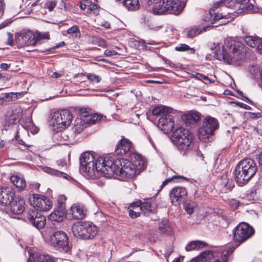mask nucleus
<instances>
[{"label": "nucleus", "mask_w": 262, "mask_h": 262, "mask_svg": "<svg viewBox=\"0 0 262 262\" xmlns=\"http://www.w3.org/2000/svg\"><path fill=\"white\" fill-rule=\"evenodd\" d=\"M94 155L89 152H83L80 157V169L91 177L93 178L95 170L103 174L105 177L113 176V159L100 157L94 161Z\"/></svg>", "instance_id": "f257e3e1"}, {"label": "nucleus", "mask_w": 262, "mask_h": 262, "mask_svg": "<svg viewBox=\"0 0 262 262\" xmlns=\"http://www.w3.org/2000/svg\"><path fill=\"white\" fill-rule=\"evenodd\" d=\"M128 158V160L123 158L113 159V175L116 174L121 176L126 174L136 176L145 168L146 162L141 155L133 152Z\"/></svg>", "instance_id": "f03ea898"}, {"label": "nucleus", "mask_w": 262, "mask_h": 262, "mask_svg": "<svg viewBox=\"0 0 262 262\" xmlns=\"http://www.w3.org/2000/svg\"><path fill=\"white\" fill-rule=\"evenodd\" d=\"M226 46L230 52H227L225 48H223L220 53L217 52L215 54L216 57L219 60H223L230 64L242 60L245 57L246 49L242 41L229 39L227 41Z\"/></svg>", "instance_id": "7ed1b4c3"}, {"label": "nucleus", "mask_w": 262, "mask_h": 262, "mask_svg": "<svg viewBox=\"0 0 262 262\" xmlns=\"http://www.w3.org/2000/svg\"><path fill=\"white\" fill-rule=\"evenodd\" d=\"M257 167L255 161L250 158L244 159L236 166L234 171L235 181L239 186L248 182L256 173Z\"/></svg>", "instance_id": "20e7f679"}, {"label": "nucleus", "mask_w": 262, "mask_h": 262, "mask_svg": "<svg viewBox=\"0 0 262 262\" xmlns=\"http://www.w3.org/2000/svg\"><path fill=\"white\" fill-rule=\"evenodd\" d=\"M171 139L177 149L183 151L184 155L185 151L189 150L192 146L193 136L188 129L181 127L173 132Z\"/></svg>", "instance_id": "39448f33"}, {"label": "nucleus", "mask_w": 262, "mask_h": 262, "mask_svg": "<svg viewBox=\"0 0 262 262\" xmlns=\"http://www.w3.org/2000/svg\"><path fill=\"white\" fill-rule=\"evenodd\" d=\"M219 128L217 120L210 116L204 119L202 127L198 129V138L204 142L210 141V138L214 135V132Z\"/></svg>", "instance_id": "423d86ee"}, {"label": "nucleus", "mask_w": 262, "mask_h": 262, "mask_svg": "<svg viewBox=\"0 0 262 262\" xmlns=\"http://www.w3.org/2000/svg\"><path fill=\"white\" fill-rule=\"evenodd\" d=\"M72 231L75 236L89 239L93 238L97 234L98 228L92 222H80L74 225Z\"/></svg>", "instance_id": "0eeeda50"}, {"label": "nucleus", "mask_w": 262, "mask_h": 262, "mask_svg": "<svg viewBox=\"0 0 262 262\" xmlns=\"http://www.w3.org/2000/svg\"><path fill=\"white\" fill-rule=\"evenodd\" d=\"M233 240L238 245L251 238L255 233L254 229L248 223L242 222L233 230Z\"/></svg>", "instance_id": "6e6552de"}, {"label": "nucleus", "mask_w": 262, "mask_h": 262, "mask_svg": "<svg viewBox=\"0 0 262 262\" xmlns=\"http://www.w3.org/2000/svg\"><path fill=\"white\" fill-rule=\"evenodd\" d=\"M231 251L225 250L221 253L212 251H206L198 257L193 258L190 262H227Z\"/></svg>", "instance_id": "1a4fd4ad"}, {"label": "nucleus", "mask_w": 262, "mask_h": 262, "mask_svg": "<svg viewBox=\"0 0 262 262\" xmlns=\"http://www.w3.org/2000/svg\"><path fill=\"white\" fill-rule=\"evenodd\" d=\"M49 243L56 250L60 252L69 253L71 251L67 234L63 231H58L54 232L49 238Z\"/></svg>", "instance_id": "9d476101"}, {"label": "nucleus", "mask_w": 262, "mask_h": 262, "mask_svg": "<svg viewBox=\"0 0 262 262\" xmlns=\"http://www.w3.org/2000/svg\"><path fill=\"white\" fill-rule=\"evenodd\" d=\"M73 116L69 110H63L55 112L52 117L51 121L54 126H57L60 130L69 126L72 121Z\"/></svg>", "instance_id": "9b49d317"}, {"label": "nucleus", "mask_w": 262, "mask_h": 262, "mask_svg": "<svg viewBox=\"0 0 262 262\" xmlns=\"http://www.w3.org/2000/svg\"><path fill=\"white\" fill-rule=\"evenodd\" d=\"M67 198L64 195H60L58 197L57 204L53 212L49 215V219L53 221L60 222L66 217L67 209L66 202Z\"/></svg>", "instance_id": "f8f14e48"}, {"label": "nucleus", "mask_w": 262, "mask_h": 262, "mask_svg": "<svg viewBox=\"0 0 262 262\" xmlns=\"http://www.w3.org/2000/svg\"><path fill=\"white\" fill-rule=\"evenodd\" d=\"M29 202L34 210L46 211L50 210L52 206V201L48 198L38 194H33L29 198Z\"/></svg>", "instance_id": "ddd939ff"}, {"label": "nucleus", "mask_w": 262, "mask_h": 262, "mask_svg": "<svg viewBox=\"0 0 262 262\" xmlns=\"http://www.w3.org/2000/svg\"><path fill=\"white\" fill-rule=\"evenodd\" d=\"M228 4V8L232 9L236 13L257 12L256 9L254 8L253 5L251 3V0H229Z\"/></svg>", "instance_id": "4468645a"}, {"label": "nucleus", "mask_w": 262, "mask_h": 262, "mask_svg": "<svg viewBox=\"0 0 262 262\" xmlns=\"http://www.w3.org/2000/svg\"><path fill=\"white\" fill-rule=\"evenodd\" d=\"M26 219L32 226L38 229L43 228L46 225V217L42 215L40 212H38L34 209L29 210L27 213Z\"/></svg>", "instance_id": "2eb2a0df"}, {"label": "nucleus", "mask_w": 262, "mask_h": 262, "mask_svg": "<svg viewBox=\"0 0 262 262\" xmlns=\"http://www.w3.org/2000/svg\"><path fill=\"white\" fill-rule=\"evenodd\" d=\"M15 40L16 43L20 47L35 46L37 44V40L35 39V35L32 32L29 31L23 30L16 33Z\"/></svg>", "instance_id": "dca6fc26"}, {"label": "nucleus", "mask_w": 262, "mask_h": 262, "mask_svg": "<svg viewBox=\"0 0 262 262\" xmlns=\"http://www.w3.org/2000/svg\"><path fill=\"white\" fill-rule=\"evenodd\" d=\"M169 197L171 203L174 206H178L185 201L187 198V191L185 187H174L170 191Z\"/></svg>", "instance_id": "f3484780"}, {"label": "nucleus", "mask_w": 262, "mask_h": 262, "mask_svg": "<svg viewBox=\"0 0 262 262\" xmlns=\"http://www.w3.org/2000/svg\"><path fill=\"white\" fill-rule=\"evenodd\" d=\"M174 122L173 116L168 113V111L159 119L158 127L165 134L171 132L174 127Z\"/></svg>", "instance_id": "a211bd4d"}, {"label": "nucleus", "mask_w": 262, "mask_h": 262, "mask_svg": "<svg viewBox=\"0 0 262 262\" xmlns=\"http://www.w3.org/2000/svg\"><path fill=\"white\" fill-rule=\"evenodd\" d=\"M132 146V143L123 137L116 147L115 154L118 156H126L129 157L133 153L131 151Z\"/></svg>", "instance_id": "6ab92c4d"}, {"label": "nucleus", "mask_w": 262, "mask_h": 262, "mask_svg": "<svg viewBox=\"0 0 262 262\" xmlns=\"http://www.w3.org/2000/svg\"><path fill=\"white\" fill-rule=\"evenodd\" d=\"M15 191L11 186L0 187V204L8 206L15 197Z\"/></svg>", "instance_id": "aec40b11"}, {"label": "nucleus", "mask_w": 262, "mask_h": 262, "mask_svg": "<svg viewBox=\"0 0 262 262\" xmlns=\"http://www.w3.org/2000/svg\"><path fill=\"white\" fill-rule=\"evenodd\" d=\"M166 4L168 14L178 15L183 10L185 5L180 0H164Z\"/></svg>", "instance_id": "412c9836"}, {"label": "nucleus", "mask_w": 262, "mask_h": 262, "mask_svg": "<svg viewBox=\"0 0 262 262\" xmlns=\"http://www.w3.org/2000/svg\"><path fill=\"white\" fill-rule=\"evenodd\" d=\"M154 3V5L149 10L155 15H164L168 14L166 4H164V0H148V4Z\"/></svg>", "instance_id": "4be33fe9"}, {"label": "nucleus", "mask_w": 262, "mask_h": 262, "mask_svg": "<svg viewBox=\"0 0 262 262\" xmlns=\"http://www.w3.org/2000/svg\"><path fill=\"white\" fill-rule=\"evenodd\" d=\"M86 214L84 207L80 204L73 205L69 210V216L70 219L81 220L83 219Z\"/></svg>", "instance_id": "5701e85b"}, {"label": "nucleus", "mask_w": 262, "mask_h": 262, "mask_svg": "<svg viewBox=\"0 0 262 262\" xmlns=\"http://www.w3.org/2000/svg\"><path fill=\"white\" fill-rule=\"evenodd\" d=\"M25 202L22 198L14 197L13 201L9 205L10 206V211L14 214H20L25 210Z\"/></svg>", "instance_id": "b1692460"}, {"label": "nucleus", "mask_w": 262, "mask_h": 262, "mask_svg": "<svg viewBox=\"0 0 262 262\" xmlns=\"http://www.w3.org/2000/svg\"><path fill=\"white\" fill-rule=\"evenodd\" d=\"M219 185L221 191L224 193H227L231 191L234 187L233 181L230 179L227 174H223L220 180Z\"/></svg>", "instance_id": "393cba45"}, {"label": "nucleus", "mask_w": 262, "mask_h": 262, "mask_svg": "<svg viewBox=\"0 0 262 262\" xmlns=\"http://www.w3.org/2000/svg\"><path fill=\"white\" fill-rule=\"evenodd\" d=\"M11 183L15 186L18 192H20L26 190L27 184L25 179L19 175H12L10 178Z\"/></svg>", "instance_id": "a878e982"}, {"label": "nucleus", "mask_w": 262, "mask_h": 262, "mask_svg": "<svg viewBox=\"0 0 262 262\" xmlns=\"http://www.w3.org/2000/svg\"><path fill=\"white\" fill-rule=\"evenodd\" d=\"M86 127L83 119L77 117L75 120V124L73 127V130L76 134H80L84 128Z\"/></svg>", "instance_id": "bb28decb"}, {"label": "nucleus", "mask_w": 262, "mask_h": 262, "mask_svg": "<svg viewBox=\"0 0 262 262\" xmlns=\"http://www.w3.org/2000/svg\"><path fill=\"white\" fill-rule=\"evenodd\" d=\"M122 3L128 11H136L139 9V0H123Z\"/></svg>", "instance_id": "cd10ccee"}, {"label": "nucleus", "mask_w": 262, "mask_h": 262, "mask_svg": "<svg viewBox=\"0 0 262 262\" xmlns=\"http://www.w3.org/2000/svg\"><path fill=\"white\" fill-rule=\"evenodd\" d=\"M205 245V243L200 241H192L186 245L185 249L187 251L193 250H200L204 247Z\"/></svg>", "instance_id": "c85d7f7f"}, {"label": "nucleus", "mask_w": 262, "mask_h": 262, "mask_svg": "<svg viewBox=\"0 0 262 262\" xmlns=\"http://www.w3.org/2000/svg\"><path fill=\"white\" fill-rule=\"evenodd\" d=\"M210 27V26H208L200 30L198 27L195 26L188 31L187 34V37L193 38L196 36L197 35L200 34L201 33L209 30Z\"/></svg>", "instance_id": "c756f323"}, {"label": "nucleus", "mask_w": 262, "mask_h": 262, "mask_svg": "<svg viewBox=\"0 0 262 262\" xmlns=\"http://www.w3.org/2000/svg\"><path fill=\"white\" fill-rule=\"evenodd\" d=\"M102 116L97 114L90 113L86 118L83 119L85 123L89 125L94 124L100 121Z\"/></svg>", "instance_id": "7c9ffc66"}, {"label": "nucleus", "mask_w": 262, "mask_h": 262, "mask_svg": "<svg viewBox=\"0 0 262 262\" xmlns=\"http://www.w3.org/2000/svg\"><path fill=\"white\" fill-rule=\"evenodd\" d=\"M159 229L161 233L169 234L171 232V229L168 225V221L166 219L162 220L159 225Z\"/></svg>", "instance_id": "2f4dec72"}, {"label": "nucleus", "mask_w": 262, "mask_h": 262, "mask_svg": "<svg viewBox=\"0 0 262 262\" xmlns=\"http://www.w3.org/2000/svg\"><path fill=\"white\" fill-rule=\"evenodd\" d=\"M140 210L145 216H148L151 213H154L151 209V204L149 201L142 202V205L140 206Z\"/></svg>", "instance_id": "473e14b6"}, {"label": "nucleus", "mask_w": 262, "mask_h": 262, "mask_svg": "<svg viewBox=\"0 0 262 262\" xmlns=\"http://www.w3.org/2000/svg\"><path fill=\"white\" fill-rule=\"evenodd\" d=\"M187 122L189 123H195L201 119V114L199 112H191L185 116Z\"/></svg>", "instance_id": "72a5a7b5"}, {"label": "nucleus", "mask_w": 262, "mask_h": 262, "mask_svg": "<svg viewBox=\"0 0 262 262\" xmlns=\"http://www.w3.org/2000/svg\"><path fill=\"white\" fill-rule=\"evenodd\" d=\"M45 171L51 175L56 176L59 177H63L64 179H68V177H69V176L67 173L50 167H47Z\"/></svg>", "instance_id": "f704fd0d"}, {"label": "nucleus", "mask_w": 262, "mask_h": 262, "mask_svg": "<svg viewBox=\"0 0 262 262\" xmlns=\"http://www.w3.org/2000/svg\"><path fill=\"white\" fill-rule=\"evenodd\" d=\"M259 38L257 37L247 36L244 38L245 43L252 48H255L259 42Z\"/></svg>", "instance_id": "c9c22d12"}, {"label": "nucleus", "mask_w": 262, "mask_h": 262, "mask_svg": "<svg viewBox=\"0 0 262 262\" xmlns=\"http://www.w3.org/2000/svg\"><path fill=\"white\" fill-rule=\"evenodd\" d=\"M229 0H220V1L215 2L213 3L212 7L210 9V13L212 15L211 12H214L216 10L220 7H227L228 8V3Z\"/></svg>", "instance_id": "e433bc0d"}, {"label": "nucleus", "mask_w": 262, "mask_h": 262, "mask_svg": "<svg viewBox=\"0 0 262 262\" xmlns=\"http://www.w3.org/2000/svg\"><path fill=\"white\" fill-rule=\"evenodd\" d=\"M76 111L79 114L78 117L84 119L91 113V109L89 107H79L77 108Z\"/></svg>", "instance_id": "4c0bfd02"}, {"label": "nucleus", "mask_w": 262, "mask_h": 262, "mask_svg": "<svg viewBox=\"0 0 262 262\" xmlns=\"http://www.w3.org/2000/svg\"><path fill=\"white\" fill-rule=\"evenodd\" d=\"M37 262H56V259L48 254H40L37 258Z\"/></svg>", "instance_id": "58836bf2"}, {"label": "nucleus", "mask_w": 262, "mask_h": 262, "mask_svg": "<svg viewBox=\"0 0 262 262\" xmlns=\"http://www.w3.org/2000/svg\"><path fill=\"white\" fill-rule=\"evenodd\" d=\"M17 93H6L4 95V96L1 98V99L6 102H9L11 101H15L17 99ZM19 95H20V93H18Z\"/></svg>", "instance_id": "ea45409f"}, {"label": "nucleus", "mask_w": 262, "mask_h": 262, "mask_svg": "<svg viewBox=\"0 0 262 262\" xmlns=\"http://www.w3.org/2000/svg\"><path fill=\"white\" fill-rule=\"evenodd\" d=\"M175 50L179 52H184L188 50L190 54H194L195 53V50L194 48H191L188 45L183 43H181L178 46H177L175 48Z\"/></svg>", "instance_id": "a19ab883"}, {"label": "nucleus", "mask_w": 262, "mask_h": 262, "mask_svg": "<svg viewBox=\"0 0 262 262\" xmlns=\"http://www.w3.org/2000/svg\"><path fill=\"white\" fill-rule=\"evenodd\" d=\"M182 179L185 180L186 181H189V179L186 177H184L183 176H173L171 178H169L166 180H165L162 185L160 186V190H161L165 185H166L169 182L174 181L175 180Z\"/></svg>", "instance_id": "79ce46f5"}, {"label": "nucleus", "mask_w": 262, "mask_h": 262, "mask_svg": "<svg viewBox=\"0 0 262 262\" xmlns=\"http://www.w3.org/2000/svg\"><path fill=\"white\" fill-rule=\"evenodd\" d=\"M167 108L163 106H157L155 107L152 111V114L154 116H162L165 114L167 110Z\"/></svg>", "instance_id": "37998d69"}, {"label": "nucleus", "mask_w": 262, "mask_h": 262, "mask_svg": "<svg viewBox=\"0 0 262 262\" xmlns=\"http://www.w3.org/2000/svg\"><path fill=\"white\" fill-rule=\"evenodd\" d=\"M67 33L69 34H72L75 37H80L81 33L77 26H73L68 29L67 30Z\"/></svg>", "instance_id": "c03bdc74"}, {"label": "nucleus", "mask_w": 262, "mask_h": 262, "mask_svg": "<svg viewBox=\"0 0 262 262\" xmlns=\"http://www.w3.org/2000/svg\"><path fill=\"white\" fill-rule=\"evenodd\" d=\"M86 77L89 80L93 82L98 83L101 80V78L99 76L92 73L88 74Z\"/></svg>", "instance_id": "a18cd8bd"}, {"label": "nucleus", "mask_w": 262, "mask_h": 262, "mask_svg": "<svg viewBox=\"0 0 262 262\" xmlns=\"http://www.w3.org/2000/svg\"><path fill=\"white\" fill-rule=\"evenodd\" d=\"M50 39V35L49 32H45L43 33H39L36 37H35V39L37 40V44L39 43L40 44V39Z\"/></svg>", "instance_id": "49530a36"}, {"label": "nucleus", "mask_w": 262, "mask_h": 262, "mask_svg": "<svg viewBox=\"0 0 262 262\" xmlns=\"http://www.w3.org/2000/svg\"><path fill=\"white\" fill-rule=\"evenodd\" d=\"M240 204L241 202L239 201L234 199L230 200L229 202V205L232 210H236Z\"/></svg>", "instance_id": "de8ad7c7"}, {"label": "nucleus", "mask_w": 262, "mask_h": 262, "mask_svg": "<svg viewBox=\"0 0 262 262\" xmlns=\"http://www.w3.org/2000/svg\"><path fill=\"white\" fill-rule=\"evenodd\" d=\"M57 2L55 1H50L47 2L45 5V7L48 9L50 11H53L56 7Z\"/></svg>", "instance_id": "09e8293b"}, {"label": "nucleus", "mask_w": 262, "mask_h": 262, "mask_svg": "<svg viewBox=\"0 0 262 262\" xmlns=\"http://www.w3.org/2000/svg\"><path fill=\"white\" fill-rule=\"evenodd\" d=\"M184 209L186 212L189 214H191L193 212V206L192 204H191L190 203H187V202H184V203H183Z\"/></svg>", "instance_id": "8fccbe9b"}, {"label": "nucleus", "mask_w": 262, "mask_h": 262, "mask_svg": "<svg viewBox=\"0 0 262 262\" xmlns=\"http://www.w3.org/2000/svg\"><path fill=\"white\" fill-rule=\"evenodd\" d=\"M134 209H131L130 207H128L127 210L128 212L129 216L132 219L136 218L140 215V212L134 210Z\"/></svg>", "instance_id": "3c124183"}, {"label": "nucleus", "mask_w": 262, "mask_h": 262, "mask_svg": "<svg viewBox=\"0 0 262 262\" xmlns=\"http://www.w3.org/2000/svg\"><path fill=\"white\" fill-rule=\"evenodd\" d=\"M142 205V201L140 200H138L135 202L130 203L128 207L131 208L132 209H136Z\"/></svg>", "instance_id": "603ef678"}, {"label": "nucleus", "mask_w": 262, "mask_h": 262, "mask_svg": "<svg viewBox=\"0 0 262 262\" xmlns=\"http://www.w3.org/2000/svg\"><path fill=\"white\" fill-rule=\"evenodd\" d=\"M198 76H199L198 80H202V81H203V80L207 81L209 83H212L214 82V80H212L208 76H207L205 75L202 74L201 73L200 74V75H198Z\"/></svg>", "instance_id": "864d4df0"}, {"label": "nucleus", "mask_w": 262, "mask_h": 262, "mask_svg": "<svg viewBox=\"0 0 262 262\" xmlns=\"http://www.w3.org/2000/svg\"><path fill=\"white\" fill-rule=\"evenodd\" d=\"M58 166L60 169L62 168L67 169L68 168L67 162L65 160H61L57 161Z\"/></svg>", "instance_id": "5fc2aeb1"}, {"label": "nucleus", "mask_w": 262, "mask_h": 262, "mask_svg": "<svg viewBox=\"0 0 262 262\" xmlns=\"http://www.w3.org/2000/svg\"><path fill=\"white\" fill-rule=\"evenodd\" d=\"M64 45H65V42L64 41H61V42L57 44L55 46H54V47H52L51 48L47 49L45 51H41V52H46V51H50L52 49L54 50V49H58L59 48L63 47Z\"/></svg>", "instance_id": "6e6d98bb"}, {"label": "nucleus", "mask_w": 262, "mask_h": 262, "mask_svg": "<svg viewBox=\"0 0 262 262\" xmlns=\"http://www.w3.org/2000/svg\"><path fill=\"white\" fill-rule=\"evenodd\" d=\"M8 39L7 41V44L10 46L13 45V34L10 32L7 33Z\"/></svg>", "instance_id": "4d7b16f0"}, {"label": "nucleus", "mask_w": 262, "mask_h": 262, "mask_svg": "<svg viewBox=\"0 0 262 262\" xmlns=\"http://www.w3.org/2000/svg\"><path fill=\"white\" fill-rule=\"evenodd\" d=\"M214 13V19L216 20H219L222 18H223L226 16V15L223 14V13H219L218 12L216 13L215 11L213 12Z\"/></svg>", "instance_id": "13d9d810"}, {"label": "nucleus", "mask_w": 262, "mask_h": 262, "mask_svg": "<svg viewBox=\"0 0 262 262\" xmlns=\"http://www.w3.org/2000/svg\"><path fill=\"white\" fill-rule=\"evenodd\" d=\"M235 104H236V105H237L238 106L241 107V108H245V109H246V110H250L251 108L250 106H249V105L243 103V102H235Z\"/></svg>", "instance_id": "bf43d9fd"}, {"label": "nucleus", "mask_w": 262, "mask_h": 262, "mask_svg": "<svg viewBox=\"0 0 262 262\" xmlns=\"http://www.w3.org/2000/svg\"><path fill=\"white\" fill-rule=\"evenodd\" d=\"M104 55L106 56H111L112 55H117L118 53L115 50H106L104 51Z\"/></svg>", "instance_id": "052dcab7"}, {"label": "nucleus", "mask_w": 262, "mask_h": 262, "mask_svg": "<svg viewBox=\"0 0 262 262\" xmlns=\"http://www.w3.org/2000/svg\"><path fill=\"white\" fill-rule=\"evenodd\" d=\"M249 114L250 117L252 119L259 118L261 116L260 113H249Z\"/></svg>", "instance_id": "680f3d73"}, {"label": "nucleus", "mask_w": 262, "mask_h": 262, "mask_svg": "<svg viewBox=\"0 0 262 262\" xmlns=\"http://www.w3.org/2000/svg\"><path fill=\"white\" fill-rule=\"evenodd\" d=\"M17 142L19 144L24 146L25 149H22V150H24L25 149H28V148L31 146V145H30L26 144L25 142L21 139H17Z\"/></svg>", "instance_id": "e2e57ef3"}, {"label": "nucleus", "mask_w": 262, "mask_h": 262, "mask_svg": "<svg viewBox=\"0 0 262 262\" xmlns=\"http://www.w3.org/2000/svg\"><path fill=\"white\" fill-rule=\"evenodd\" d=\"M98 8V5L92 3L88 6V9L92 11Z\"/></svg>", "instance_id": "0e129e2a"}, {"label": "nucleus", "mask_w": 262, "mask_h": 262, "mask_svg": "<svg viewBox=\"0 0 262 262\" xmlns=\"http://www.w3.org/2000/svg\"><path fill=\"white\" fill-rule=\"evenodd\" d=\"M4 12V4L2 0H0V16H2Z\"/></svg>", "instance_id": "69168bd1"}, {"label": "nucleus", "mask_w": 262, "mask_h": 262, "mask_svg": "<svg viewBox=\"0 0 262 262\" xmlns=\"http://www.w3.org/2000/svg\"><path fill=\"white\" fill-rule=\"evenodd\" d=\"M101 26L106 29H108L110 28L111 24L108 21H104L101 24Z\"/></svg>", "instance_id": "338daca9"}, {"label": "nucleus", "mask_w": 262, "mask_h": 262, "mask_svg": "<svg viewBox=\"0 0 262 262\" xmlns=\"http://www.w3.org/2000/svg\"><path fill=\"white\" fill-rule=\"evenodd\" d=\"M256 47L258 52L260 54H262V41H260V40H259V42L258 43Z\"/></svg>", "instance_id": "774afa93"}]
</instances>
